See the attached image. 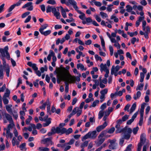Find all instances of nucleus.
<instances>
[{
  "mask_svg": "<svg viewBox=\"0 0 151 151\" xmlns=\"http://www.w3.org/2000/svg\"><path fill=\"white\" fill-rule=\"evenodd\" d=\"M61 69L60 68H58L57 69V71L56 72L57 75V81L58 83H60L61 81H64L66 82L68 79L67 77L68 75V71L65 68L63 67L62 65L60 66Z\"/></svg>",
  "mask_w": 151,
  "mask_h": 151,
  "instance_id": "obj_1",
  "label": "nucleus"
},
{
  "mask_svg": "<svg viewBox=\"0 0 151 151\" xmlns=\"http://www.w3.org/2000/svg\"><path fill=\"white\" fill-rule=\"evenodd\" d=\"M115 132L116 133L122 132H123L124 138L125 139L128 140L131 137V134L132 132V129L130 128L125 127L122 129H117L116 130Z\"/></svg>",
  "mask_w": 151,
  "mask_h": 151,
  "instance_id": "obj_2",
  "label": "nucleus"
},
{
  "mask_svg": "<svg viewBox=\"0 0 151 151\" xmlns=\"http://www.w3.org/2000/svg\"><path fill=\"white\" fill-rule=\"evenodd\" d=\"M58 11H57V9L55 7L50 5H48L46 7L47 13L52 12L54 15L58 19H60V15L59 9H58Z\"/></svg>",
  "mask_w": 151,
  "mask_h": 151,
  "instance_id": "obj_3",
  "label": "nucleus"
},
{
  "mask_svg": "<svg viewBox=\"0 0 151 151\" xmlns=\"http://www.w3.org/2000/svg\"><path fill=\"white\" fill-rule=\"evenodd\" d=\"M105 132V131H103L99 134L98 140L95 142L98 146L100 145L104 141L105 139L103 138V137L104 135Z\"/></svg>",
  "mask_w": 151,
  "mask_h": 151,
  "instance_id": "obj_4",
  "label": "nucleus"
},
{
  "mask_svg": "<svg viewBox=\"0 0 151 151\" xmlns=\"http://www.w3.org/2000/svg\"><path fill=\"white\" fill-rule=\"evenodd\" d=\"M8 46H6L3 49L1 53V56L4 57H6L8 60H9L10 56L8 51Z\"/></svg>",
  "mask_w": 151,
  "mask_h": 151,
  "instance_id": "obj_5",
  "label": "nucleus"
},
{
  "mask_svg": "<svg viewBox=\"0 0 151 151\" xmlns=\"http://www.w3.org/2000/svg\"><path fill=\"white\" fill-rule=\"evenodd\" d=\"M68 75L67 77H68V79L70 80V81L71 82V83L75 81H76L78 82L80 81V78L79 77L81 76V74H79V76L75 77V76H72L69 74L68 72L67 73Z\"/></svg>",
  "mask_w": 151,
  "mask_h": 151,
  "instance_id": "obj_6",
  "label": "nucleus"
},
{
  "mask_svg": "<svg viewBox=\"0 0 151 151\" xmlns=\"http://www.w3.org/2000/svg\"><path fill=\"white\" fill-rule=\"evenodd\" d=\"M27 8V10L31 11L33 10V9L32 3L31 2H28L24 4L22 6V9H24Z\"/></svg>",
  "mask_w": 151,
  "mask_h": 151,
  "instance_id": "obj_7",
  "label": "nucleus"
},
{
  "mask_svg": "<svg viewBox=\"0 0 151 151\" xmlns=\"http://www.w3.org/2000/svg\"><path fill=\"white\" fill-rule=\"evenodd\" d=\"M51 137L45 138L42 140V142L43 144H46V146L48 147L50 144L52 145L54 144L51 140Z\"/></svg>",
  "mask_w": 151,
  "mask_h": 151,
  "instance_id": "obj_8",
  "label": "nucleus"
},
{
  "mask_svg": "<svg viewBox=\"0 0 151 151\" xmlns=\"http://www.w3.org/2000/svg\"><path fill=\"white\" fill-rule=\"evenodd\" d=\"M146 139L145 134L144 133L142 134L140 136V142L138 143V145L142 147V145L145 142Z\"/></svg>",
  "mask_w": 151,
  "mask_h": 151,
  "instance_id": "obj_9",
  "label": "nucleus"
},
{
  "mask_svg": "<svg viewBox=\"0 0 151 151\" xmlns=\"http://www.w3.org/2000/svg\"><path fill=\"white\" fill-rule=\"evenodd\" d=\"M2 115L3 117H5V118L8 121L9 123L13 122V121L12 117L9 114L6 113H2Z\"/></svg>",
  "mask_w": 151,
  "mask_h": 151,
  "instance_id": "obj_10",
  "label": "nucleus"
},
{
  "mask_svg": "<svg viewBox=\"0 0 151 151\" xmlns=\"http://www.w3.org/2000/svg\"><path fill=\"white\" fill-rule=\"evenodd\" d=\"M107 125L106 122L105 121L102 125L97 127L96 130L98 132H99L101 130L104 129Z\"/></svg>",
  "mask_w": 151,
  "mask_h": 151,
  "instance_id": "obj_11",
  "label": "nucleus"
},
{
  "mask_svg": "<svg viewBox=\"0 0 151 151\" xmlns=\"http://www.w3.org/2000/svg\"><path fill=\"white\" fill-rule=\"evenodd\" d=\"M56 132L57 133H61L63 134L65 133L66 131V128H60L59 127H57L56 129Z\"/></svg>",
  "mask_w": 151,
  "mask_h": 151,
  "instance_id": "obj_12",
  "label": "nucleus"
},
{
  "mask_svg": "<svg viewBox=\"0 0 151 151\" xmlns=\"http://www.w3.org/2000/svg\"><path fill=\"white\" fill-rule=\"evenodd\" d=\"M90 134V137L91 139H95L97 135V134H96L97 132L96 130L93 131L92 132H89Z\"/></svg>",
  "mask_w": 151,
  "mask_h": 151,
  "instance_id": "obj_13",
  "label": "nucleus"
},
{
  "mask_svg": "<svg viewBox=\"0 0 151 151\" xmlns=\"http://www.w3.org/2000/svg\"><path fill=\"white\" fill-rule=\"evenodd\" d=\"M146 31H145V34L144 35L145 38H146L147 39H148L149 38L148 34L150 33V27L149 26H147L146 27Z\"/></svg>",
  "mask_w": 151,
  "mask_h": 151,
  "instance_id": "obj_14",
  "label": "nucleus"
},
{
  "mask_svg": "<svg viewBox=\"0 0 151 151\" xmlns=\"http://www.w3.org/2000/svg\"><path fill=\"white\" fill-rule=\"evenodd\" d=\"M65 91L66 93H68L69 90V83H71V82L68 79L65 82Z\"/></svg>",
  "mask_w": 151,
  "mask_h": 151,
  "instance_id": "obj_15",
  "label": "nucleus"
},
{
  "mask_svg": "<svg viewBox=\"0 0 151 151\" xmlns=\"http://www.w3.org/2000/svg\"><path fill=\"white\" fill-rule=\"evenodd\" d=\"M100 70L102 72L103 71H106L107 70H109L107 68L106 65V64H104L102 63L100 65Z\"/></svg>",
  "mask_w": 151,
  "mask_h": 151,
  "instance_id": "obj_16",
  "label": "nucleus"
},
{
  "mask_svg": "<svg viewBox=\"0 0 151 151\" xmlns=\"http://www.w3.org/2000/svg\"><path fill=\"white\" fill-rule=\"evenodd\" d=\"M48 27V25L47 24H45L41 26L40 28L39 29V31L40 33L42 32L43 30L46 29Z\"/></svg>",
  "mask_w": 151,
  "mask_h": 151,
  "instance_id": "obj_17",
  "label": "nucleus"
},
{
  "mask_svg": "<svg viewBox=\"0 0 151 151\" xmlns=\"http://www.w3.org/2000/svg\"><path fill=\"white\" fill-rule=\"evenodd\" d=\"M10 124H8L7 128L6 129L4 128V130H8L9 131L10 130V129H12V128H13V127L14 126V122L13 121V122H11V123H9Z\"/></svg>",
  "mask_w": 151,
  "mask_h": 151,
  "instance_id": "obj_18",
  "label": "nucleus"
},
{
  "mask_svg": "<svg viewBox=\"0 0 151 151\" xmlns=\"http://www.w3.org/2000/svg\"><path fill=\"white\" fill-rule=\"evenodd\" d=\"M6 137L7 139L9 138L11 139L13 137V134L10 132V131L7 130H6Z\"/></svg>",
  "mask_w": 151,
  "mask_h": 151,
  "instance_id": "obj_19",
  "label": "nucleus"
},
{
  "mask_svg": "<svg viewBox=\"0 0 151 151\" xmlns=\"http://www.w3.org/2000/svg\"><path fill=\"white\" fill-rule=\"evenodd\" d=\"M12 106L11 104H9L6 105V108L7 111L10 114L12 113V109L11 108L12 107Z\"/></svg>",
  "mask_w": 151,
  "mask_h": 151,
  "instance_id": "obj_20",
  "label": "nucleus"
},
{
  "mask_svg": "<svg viewBox=\"0 0 151 151\" xmlns=\"http://www.w3.org/2000/svg\"><path fill=\"white\" fill-rule=\"evenodd\" d=\"M51 119L49 118L48 119H46L45 121L46 122L43 124V125L44 127H45L48 126L51 122Z\"/></svg>",
  "mask_w": 151,
  "mask_h": 151,
  "instance_id": "obj_21",
  "label": "nucleus"
},
{
  "mask_svg": "<svg viewBox=\"0 0 151 151\" xmlns=\"http://www.w3.org/2000/svg\"><path fill=\"white\" fill-rule=\"evenodd\" d=\"M141 95V92L139 91H138L136 94L134 95L133 98L135 100H136L139 98Z\"/></svg>",
  "mask_w": 151,
  "mask_h": 151,
  "instance_id": "obj_22",
  "label": "nucleus"
},
{
  "mask_svg": "<svg viewBox=\"0 0 151 151\" xmlns=\"http://www.w3.org/2000/svg\"><path fill=\"white\" fill-rule=\"evenodd\" d=\"M67 1L68 4H67L66 5L67 6H69L70 5H71L73 6L75 4H77L76 2V1L73 0H67Z\"/></svg>",
  "mask_w": 151,
  "mask_h": 151,
  "instance_id": "obj_23",
  "label": "nucleus"
},
{
  "mask_svg": "<svg viewBox=\"0 0 151 151\" xmlns=\"http://www.w3.org/2000/svg\"><path fill=\"white\" fill-rule=\"evenodd\" d=\"M60 8H61V12L62 15L64 18H65L67 17L66 14L65 12V10L64 9L62 6H60Z\"/></svg>",
  "mask_w": 151,
  "mask_h": 151,
  "instance_id": "obj_24",
  "label": "nucleus"
},
{
  "mask_svg": "<svg viewBox=\"0 0 151 151\" xmlns=\"http://www.w3.org/2000/svg\"><path fill=\"white\" fill-rule=\"evenodd\" d=\"M136 107V103H134L132 105L130 109V113H132L135 110Z\"/></svg>",
  "mask_w": 151,
  "mask_h": 151,
  "instance_id": "obj_25",
  "label": "nucleus"
},
{
  "mask_svg": "<svg viewBox=\"0 0 151 151\" xmlns=\"http://www.w3.org/2000/svg\"><path fill=\"white\" fill-rule=\"evenodd\" d=\"M90 133L88 132V133L85 135L82 138V140L83 141L84 140L88 138H91L90 137Z\"/></svg>",
  "mask_w": 151,
  "mask_h": 151,
  "instance_id": "obj_26",
  "label": "nucleus"
},
{
  "mask_svg": "<svg viewBox=\"0 0 151 151\" xmlns=\"http://www.w3.org/2000/svg\"><path fill=\"white\" fill-rule=\"evenodd\" d=\"M114 71L115 66L114 65H113L111 69V75H113L114 74V76H117L118 73H117L116 72L114 73Z\"/></svg>",
  "mask_w": 151,
  "mask_h": 151,
  "instance_id": "obj_27",
  "label": "nucleus"
},
{
  "mask_svg": "<svg viewBox=\"0 0 151 151\" xmlns=\"http://www.w3.org/2000/svg\"><path fill=\"white\" fill-rule=\"evenodd\" d=\"M77 68L78 69H79L80 68L82 70H86V69H84V66L81 63H79L77 64Z\"/></svg>",
  "mask_w": 151,
  "mask_h": 151,
  "instance_id": "obj_28",
  "label": "nucleus"
},
{
  "mask_svg": "<svg viewBox=\"0 0 151 151\" xmlns=\"http://www.w3.org/2000/svg\"><path fill=\"white\" fill-rule=\"evenodd\" d=\"M51 32V31L50 30H48L45 32H42L41 34L44 35L45 36H47L50 34Z\"/></svg>",
  "mask_w": 151,
  "mask_h": 151,
  "instance_id": "obj_29",
  "label": "nucleus"
},
{
  "mask_svg": "<svg viewBox=\"0 0 151 151\" xmlns=\"http://www.w3.org/2000/svg\"><path fill=\"white\" fill-rule=\"evenodd\" d=\"M116 144H110L109 146V148L111 150L115 149L116 148Z\"/></svg>",
  "mask_w": 151,
  "mask_h": 151,
  "instance_id": "obj_30",
  "label": "nucleus"
},
{
  "mask_svg": "<svg viewBox=\"0 0 151 151\" xmlns=\"http://www.w3.org/2000/svg\"><path fill=\"white\" fill-rule=\"evenodd\" d=\"M6 91V93H4V95L3 97H8L9 96L10 91L8 89H7Z\"/></svg>",
  "mask_w": 151,
  "mask_h": 151,
  "instance_id": "obj_31",
  "label": "nucleus"
},
{
  "mask_svg": "<svg viewBox=\"0 0 151 151\" xmlns=\"http://www.w3.org/2000/svg\"><path fill=\"white\" fill-rule=\"evenodd\" d=\"M6 70V75L7 77H9V73L10 72V68L9 66H7V67L4 68Z\"/></svg>",
  "mask_w": 151,
  "mask_h": 151,
  "instance_id": "obj_32",
  "label": "nucleus"
},
{
  "mask_svg": "<svg viewBox=\"0 0 151 151\" xmlns=\"http://www.w3.org/2000/svg\"><path fill=\"white\" fill-rule=\"evenodd\" d=\"M88 143V141H85L84 142L82 143L81 145V147L82 148H84L87 146Z\"/></svg>",
  "mask_w": 151,
  "mask_h": 151,
  "instance_id": "obj_33",
  "label": "nucleus"
},
{
  "mask_svg": "<svg viewBox=\"0 0 151 151\" xmlns=\"http://www.w3.org/2000/svg\"><path fill=\"white\" fill-rule=\"evenodd\" d=\"M81 13H79L80 14H81V15L79 16V17L82 20H83L86 18L85 14L81 12Z\"/></svg>",
  "mask_w": 151,
  "mask_h": 151,
  "instance_id": "obj_34",
  "label": "nucleus"
},
{
  "mask_svg": "<svg viewBox=\"0 0 151 151\" xmlns=\"http://www.w3.org/2000/svg\"><path fill=\"white\" fill-rule=\"evenodd\" d=\"M39 150L41 151H49L50 149L46 147H40L39 148Z\"/></svg>",
  "mask_w": 151,
  "mask_h": 151,
  "instance_id": "obj_35",
  "label": "nucleus"
},
{
  "mask_svg": "<svg viewBox=\"0 0 151 151\" xmlns=\"http://www.w3.org/2000/svg\"><path fill=\"white\" fill-rule=\"evenodd\" d=\"M73 132V130L71 128H70L67 130L66 129V131L65 133L66 135H68L69 134Z\"/></svg>",
  "mask_w": 151,
  "mask_h": 151,
  "instance_id": "obj_36",
  "label": "nucleus"
},
{
  "mask_svg": "<svg viewBox=\"0 0 151 151\" xmlns=\"http://www.w3.org/2000/svg\"><path fill=\"white\" fill-rule=\"evenodd\" d=\"M101 40V45L103 47V49L105 50V42L104 40L102 37H100Z\"/></svg>",
  "mask_w": 151,
  "mask_h": 151,
  "instance_id": "obj_37",
  "label": "nucleus"
},
{
  "mask_svg": "<svg viewBox=\"0 0 151 151\" xmlns=\"http://www.w3.org/2000/svg\"><path fill=\"white\" fill-rule=\"evenodd\" d=\"M126 11L128 12H130L132 10V7L130 5H128L126 6Z\"/></svg>",
  "mask_w": 151,
  "mask_h": 151,
  "instance_id": "obj_38",
  "label": "nucleus"
},
{
  "mask_svg": "<svg viewBox=\"0 0 151 151\" xmlns=\"http://www.w3.org/2000/svg\"><path fill=\"white\" fill-rule=\"evenodd\" d=\"M108 89L107 88H105L100 91V93L101 94H102L105 95L108 92Z\"/></svg>",
  "mask_w": 151,
  "mask_h": 151,
  "instance_id": "obj_39",
  "label": "nucleus"
},
{
  "mask_svg": "<svg viewBox=\"0 0 151 151\" xmlns=\"http://www.w3.org/2000/svg\"><path fill=\"white\" fill-rule=\"evenodd\" d=\"M100 13L103 19L107 18L108 17L107 14L103 12H101Z\"/></svg>",
  "mask_w": 151,
  "mask_h": 151,
  "instance_id": "obj_40",
  "label": "nucleus"
},
{
  "mask_svg": "<svg viewBox=\"0 0 151 151\" xmlns=\"http://www.w3.org/2000/svg\"><path fill=\"white\" fill-rule=\"evenodd\" d=\"M139 129V128L137 126L136 127L134 128L133 129V130H132L133 134H137V131Z\"/></svg>",
  "mask_w": 151,
  "mask_h": 151,
  "instance_id": "obj_41",
  "label": "nucleus"
},
{
  "mask_svg": "<svg viewBox=\"0 0 151 151\" xmlns=\"http://www.w3.org/2000/svg\"><path fill=\"white\" fill-rule=\"evenodd\" d=\"M132 145L130 144L127 147L126 149L124 151H131L132 149Z\"/></svg>",
  "mask_w": 151,
  "mask_h": 151,
  "instance_id": "obj_42",
  "label": "nucleus"
},
{
  "mask_svg": "<svg viewBox=\"0 0 151 151\" xmlns=\"http://www.w3.org/2000/svg\"><path fill=\"white\" fill-rule=\"evenodd\" d=\"M104 115V112L103 110H101L99 111L98 116V118L99 119H100Z\"/></svg>",
  "mask_w": 151,
  "mask_h": 151,
  "instance_id": "obj_43",
  "label": "nucleus"
},
{
  "mask_svg": "<svg viewBox=\"0 0 151 151\" xmlns=\"http://www.w3.org/2000/svg\"><path fill=\"white\" fill-rule=\"evenodd\" d=\"M111 19H114V21L116 22H118L119 21L118 19L114 15L111 16Z\"/></svg>",
  "mask_w": 151,
  "mask_h": 151,
  "instance_id": "obj_44",
  "label": "nucleus"
},
{
  "mask_svg": "<svg viewBox=\"0 0 151 151\" xmlns=\"http://www.w3.org/2000/svg\"><path fill=\"white\" fill-rule=\"evenodd\" d=\"M17 141V140L16 139L15 137H14L12 140V145L14 146L16 145V143Z\"/></svg>",
  "mask_w": 151,
  "mask_h": 151,
  "instance_id": "obj_45",
  "label": "nucleus"
},
{
  "mask_svg": "<svg viewBox=\"0 0 151 151\" xmlns=\"http://www.w3.org/2000/svg\"><path fill=\"white\" fill-rule=\"evenodd\" d=\"M14 114H13V113H12L11 114L12 115L14 118H15V119H17L18 117L17 112L16 111H14Z\"/></svg>",
  "mask_w": 151,
  "mask_h": 151,
  "instance_id": "obj_46",
  "label": "nucleus"
},
{
  "mask_svg": "<svg viewBox=\"0 0 151 151\" xmlns=\"http://www.w3.org/2000/svg\"><path fill=\"white\" fill-rule=\"evenodd\" d=\"M47 3L53 5L56 4V1L54 0H49L47 1Z\"/></svg>",
  "mask_w": 151,
  "mask_h": 151,
  "instance_id": "obj_47",
  "label": "nucleus"
},
{
  "mask_svg": "<svg viewBox=\"0 0 151 151\" xmlns=\"http://www.w3.org/2000/svg\"><path fill=\"white\" fill-rule=\"evenodd\" d=\"M32 119V118L31 116H29L28 118L26 120L25 122L26 124L27 125L29 124Z\"/></svg>",
  "mask_w": 151,
  "mask_h": 151,
  "instance_id": "obj_48",
  "label": "nucleus"
},
{
  "mask_svg": "<svg viewBox=\"0 0 151 151\" xmlns=\"http://www.w3.org/2000/svg\"><path fill=\"white\" fill-rule=\"evenodd\" d=\"M30 14L29 12H27L23 13L22 15V18H24Z\"/></svg>",
  "mask_w": 151,
  "mask_h": 151,
  "instance_id": "obj_49",
  "label": "nucleus"
},
{
  "mask_svg": "<svg viewBox=\"0 0 151 151\" xmlns=\"http://www.w3.org/2000/svg\"><path fill=\"white\" fill-rule=\"evenodd\" d=\"M144 86V85L142 83H140L139 85H138L136 88V90H140L141 88H142Z\"/></svg>",
  "mask_w": 151,
  "mask_h": 151,
  "instance_id": "obj_50",
  "label": "nucleus"
},
{
  "mask_svg": "<svg viewBox=\"0 0 151 151\" xmlns=\"http://www.w3.org/2000/svg\"><path fill=\"white\" fill-rule=\"evenodd\" d=\"M99 101L98 100H96L93 102L91 105V106L93 107H95L96 105L97 104H99Z\"/></svg>",
  "mask_w": 151,
  "mask_h": 151,
  "instance_id": "obj_51",
  "label": "nucleus"
},
{
  "mask_svg": "<svg viewBox=\"0 0 151 151\" xmlns=\"http://www.w3.org/2000/svg\"><path fill=\"white\" fill-rule=\"evenodd\" d=\"M95 58L96 61L100 60V61H102V59L101 57L98 55H95Z\"/></svg>",
  "mask_w": 151,
  "mask_h": 151,
  "instance_id": "obj_52",
  "label": "nucleus"
},
{
  "mask_svg": "<svg viewBox=\"0 0 151 151\" xmlns=\"http://www.w3.org/2000/svg\"><path fill=\"white\" fill-rule=\"evenodd\" d=\"M73 7L75 10L78 13H81V11L78 10V8L77 6V4H75L73 6Z\"/></svg>",
  "mask_w": 151,
  "mask_h": 151,
  "instance_id": "obj_53",
  "label": "nucleus"
},
{
  "mask_svg": "<svg viewBox=\"0 0 151 151\" xmlns=\"http://www.w3.org/2000/svg\"><path fill=\"white\" fill-rule=\"evenodd\" d=\"M75 141V140L73 139H72L70 140L69 142H68L66 143V144L67 145H72L73 144Z\"/></svg>",
  "mask_w": 151,
  "mask_h": 151,
  "instance_id": "obj_54",
  "label": "nucleus"
},
{
  "mask_svg": "<svg viewBox=\"0 0 151 151\" xmlns=\"http://www.w3.org/2000/svg\"><path fill=\"white\" fill-rule=\"evenodd\" d=\"M109 49L110 52V55L112 56L113 54L114 49L113 47L111 45L109 46Z\"/></svg>",
  "mask_w": 151,
  "mask_h": 151,
  "instance_id": "obj_55",
  "label": "nucleus"
},
{
  "mask_svg": "<svg viewBox=\"0 0 151 151\" xmlns=\"http://www.w3.org/2000/svg\"><path fill=\"white\" fill-rule=\"evenodd\" d=\"M79 108L78 107H76L74 108L72 111V113L74 115L77 113V111L78 110Z\"/></svg>",
  "mask_w": 151,
  "mask_h": 151,
  "instance_id": "obj_56",
  "label": "nucleus"
},
{
  "mask_svg": "<svg viewBox=\"0 0 151 151\" xmlns=\"http://www.w3.org/2000/svg\"><path fill=\"white\" fill-rule=\"evenodd\" d=\"M115 128L114 127L111 128L107 131V132L109 134L113 133L115 131Z\"/></svg>",
  "mask_w": 151,
  "mask_h": 151,
  "instance_id": "obj_57",
  "label": "nucleus"
},
{
  "mask_svg": "<svg viewBox=\"0 0 151 151\" xmlns=\"http://www.w3.org/2000/svg\"><path fill=\"white\" fill-rule=\"evenodd\" d=\"M67 145L66 144V143L63 144H59L57 145V146L58 147H60L61 148H64L65 146H67Z\"/></svg>",
  "mask_w": 151,
  "mask_h": 151,
  "instance_id": "obj_58",
  "label": "nucleus"
},
{
  "mask_svg": "<svg viewBox=\"0 0 151 151\" xmlns=\"http://www.w3.org/2000/svg\"><path fill=\"white\" fill-rule=\"evenodd\" d=\"M3 103L4 104H8L9 102V101L5 97H3Z\"/></svg>",
  "mask_w": 151,
  "mask_h": 151,
  "instance_id": "obj_59",
  "label": "nucleus"
},
{
  "mask_svg": "<svg viewBox=\"0 0 151 151\" xmlns=\"http://www.w3.org/2000/svg\"><path fill=\"white\" fill-rule=\"evenodd\" d=\"M113 4H111L108 6V7L107 8V10L109 12H111L112 11V8L111 7L113 6Z\"/></svg>",
  "mask_w": 151,
  "mask_h": 151,
  "instance_id": "obj_60",
  "label": "nucleus"
},
{
  "mask_svg": "<svg viewBox=\"0 0 151 151\" xmlns=\"http://www.w3.org/2000/svg\"><path fill=\"white\" fill-rule=\"evenodd\" d=\"M39 81V80L38 79H36L35 80V81L33 82V83L35 86L37 87L38 86V82Z\"/></svg>",
  "mask_w": 151,
  "mask_h": 151,
  "instance_id": "obj_61",
  "label": "nucleus"
},
{
  "mask_svg": "<svg viewBox=\"0 0 151 151\" xmlns=\"http://www.w3.org/2000/svg\"><path fill=\"white\" fill-rule=\"evenodd\" d=\"M129 116L127 115H125L122 118V120L123 122L125 121L128 119Z\"/></svg>",
  "mask_w": 151,
  "mask_h": 151,
  "instance_id": "obj_62",
  "label": "nucleus"
},
{
  "mask_svg": "<svg viewBox=\"0 0 151 151\" xmlns=\"http://www.w3.org/2000/svg\"><path fill=\"white\" fill-rule=\"evenodd\" d=\"M31 18V17L30 15H29L28 16L27 18L24 21L25 23H27L29 22Z\"/></svg>",
  "mask_w": 151,
  "mask_h": 151,
  "instance_id": "obj_63",
  "label": "nucleus"
},
{
  "mask_svg": "<svg viewBox=\"0 0 151 151\" xmlns=\"http://www.w3.org/2000/svg\"><path fill=\"white\" fill-rule=\"evenodd\" d=\"M26 145V144L25 143H24L22 144L19 147L21 150H22L25 148Z\"/></svg>",
  "mask_w": 151,
  "mask_h": 151,
  "instance_id": "obj_64",
  "label": "nucleus"
}]
</instances>
